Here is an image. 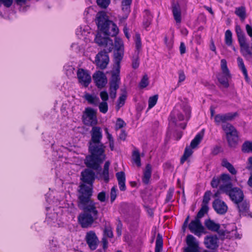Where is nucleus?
<instances>
[{
    "instance_id": "1",
    "label": "nucleus",
    "mask_w": 252,
    "mask_h": 252,
    "mask_svg": "<svg viewBox=\"0 0 252 252\" xmlns=\"http://www.w3.org/2000/svg\"><path fill=\"white\" fill-rule=\"evenodd\" d=\"M80 188L78 207L83 210V212L79 214L78 220L82 227L88 228L98 219V212L96 207L97 203L91 198L92 191L90 187L82 185Z\"/></svg>"
},
{
    "instance_id": "2",
    "label": "nucleus",
    "mask_w": 252,
    "mask_h": 252,
    "mask_svg": "<svg viewBox=\"0 0 252 252\" xmlns=\"http://www.w3.org/2000/svg\"><path fill=\"white\" fill-rule=\"evenodd\" d=\"M91 135V138L89 143V151L91 155L86 157L85 163L88 167L97 170L105 159V147L101 141L102 139L101 128L99 126L93 127Z\"/></svg>"
},
{
    "instance_id": "3",
    "label": "nucleus",
    "mask_w": 252,
    "mask_h": 252,
    "mask_svg": "<svg viewBox=\"0 0 252 252\" xmlns=\"http://www.w3.org/2000/svg\"><path fill=\"white\" fill-rule=\"evenodd\" d=\"M96 24L98 28L105 35L116 36L119 29L115 24L108 19L105 12L101 11L97 13L96 16Z\"/></svg>"
},
{
    "instance_id": "4",
    "label": "nucleus",
    "mask_w": 252,
    "mask_h": 252,
    "mask_svg": "<svg viewBox=\"0 0 252 252\" xmlns=\"http://www.w3.org/2000/svg\"><path fill=\"white\" fill-rule=\"evenodd\" d=\"M220 189L228 195L235 204L240 203L244 199V194L241 189L237 187L233 188L232 184L221 186Z\"/></svg>"
},
{
    "instance_id": "5",
    "label": "nucleus",
    "mask_w": 252,
    "mask_h": 252,
    "mask_svg": "<svg viewBox=\"0 0 252 252\" xmlns=\"http://www.w3.org/2000/svg\"><path fill=\"white\" fill-rule=\"evenodd\" d=\"M220 68L221 72L217 75L218 81L224 88H227L229 86V81L231 79V74L225 59L220 61Z\"/></svg>"
},
{
    "instance_id": "6",
    "label": "nucleus",
    "mask_w": 252,
    "mask_h": 252,
    "mask_svg": "<svg viewBox=\"0 0 252 252\" xmlns=\"http://www.w3.org/2000/svg\"><path fill=\"white\" fill-rule=\"evenodd\" d=\"M222 128L226 133L229 145L230 147L235 146L238 141V132L235 128L229 123L223 124Z\"/></svg>"
},
{
    "instance_id": "7",
    "label": "nucleus",
    "mask_w": 252,
    "mask_h": 252,
    "mask_svg": "<svg viewBox=\"0 0 252 252\" xmlns=\"http://www.w3.org/2000/svg\"><path fill=\"white\" fill-rule=\"evenodd\" d=\"M204 224L206 228L213 232H217L220 236L222 237L223 238H227L229 236L230 233L227 229H220V225L219 223H216L214 220L210 219L206 220L204 222ZM236 231L235 230H232L231 233L232 235L235 234Z\"/></svg>"
},
{
    "instance_id": "8",
    "label": "nucleus",
    "mask_w": 252,
    "mask_h": 252,
    "mask_svg": "<svg viewBox=\"0 0 252 252\" xmlns=\"http://www.w3.org/2000/svg\"><path fill=\"white\" fill-rule=\"evenodd\" d=\"M82 120L86 125H95L97 123L96 111L91 107L86 108L83 112Z\"/></svg>"
},
{
    "instance_id": "9",
    "label": "nucleus",
    "mask_w": 252,
    "mask_h": 252,
    "mask_svg": "<svg viewBox=\"0 0 252 252\" xmlns=\"http://www.w3.org/2000/svg\"><path fill=\"white\" fill-rule=\"evenodd\" d=\"M236 32L238 36V41L244 55H252L249 44L247 43L245 34L238 26L236 27Z\"/></svg>"
},
{
    "instance_id": "10",
    "label": "nucleus",
    "mask_w": 252,
    "mask_h": 252,
    "mask_svg": "<svg viewBox=\"0 0 252 252\" xmlns=\"http://www.w3.org/2000/svg\"><path fill=\"white\" fill-rule=\"evenodd\" d=\"M184 117L181 112L174 109L171 112L169 117V123L170 126H175L180 127L183 129H185L186 126V123H180L179 122L184 120Z\"/></svg>"
},
{
    "instance_id": "11",
    "label": "nucleus",
    "mask_w": 252,
    "mask_h": 252,
    "mask_svg": "<svg viewBox=\"0 0 252 252\" xmlns=\"http://www.w3.org/2000/svg\"><path fill=\"white\" fill-rule=\"evenodd\" d=\"M189 228L191 232L198 237H200L203 233H205V228L200 220L196 218L191 221L189 225Z\"/></svg>"
},
{
    "instance_id": "12",
    "label": "nucleus",
    "mask_w": 252,
    "mask_h": 252,
    "mask_svg": "<svg viewBox=\"0 0 252 252\" xmlns=\"http://www.w3.org/2000/svg\"><path fill=\"white\" fill-rule=\"evenodd\" d=\"M85 239L89 248L91 250H94L97 248L99 241L94 231L90 230L87 232Z\"/></svg>"
},
{
    "instance_id": "13",
    "label": "nucleus",
    "mask_w": 252,
    "mask_h": 252,
    "mask_svg": "<svg viewBox=\"0 0 252 252\" xmlns=\"http://www.w3.org/2000/svg\"><path fill=\"white\" fill-rule=\"evenodd\" d=\"M79 83L85 87H87L91 82L92 78L88 71L79 68L77 72Z\"/></svg>"
},
{
    "instance_id": "14",
    "label": "nucleus",
    "mask_w": 252,
    "mask_h": 252,
    "mask_svg": "<svg viewBox=\"0 0 252 252\" xmlns=\"http://www.w3.org/2000/svg\"><path fill=\"white\" fill-rule=\"evenodd\" d=\"M109 62V57L106 51L99 52L95 57L96 65L101 69H104L107 67Z\"/></svg>"
},
{
    "instance_id": "15",
    "label": "nucleus",
    "mask_w": 252,
    "mask_h": 252,
    "mask_svg": "<svg viewBox=\"0 0 252 252\" xmlns=\"http://www.w3.org/2000/svg\"><path fill=\"white\" fill-rule=\"evenodd\" d=\"M93 78L95 85L99 89H102L107 83V79L105 74L102 71H96L93 75Z\"/></svg>"
},
{
    "instance_id": "16",
    "label": "nucleus",
    "mask_w": 252,
    "mask_h": 252,
    "mask_svg": "<svg viewBox=\"0 0 252 252\" xmlns=\"http://www.w3.org/2000/svg\"><path fill=\"white\" fill-rule=\"evenodd\" d=\"M186 242L188 246L185 249L184 252H199L198 242L193 236L188 235L187 236Z\"/></svg>"
},
{
    "instance_id": "17",
    "label": "nucleus",
    "mask_w": 252,
    "mask_h": 252,
    "mask_svg": "<svg viewBox=\"0 0 252 252\" xmlns=\"http://www.w3.org/2000/svg\"><path fill=\"white\" fill-rule=\"evenodd\" d=\"M81 179L84 183L88 184L89 185L87 186L84 184H82V185H84L86 187H90L92 189V184L94 180V173L92 170L87 169L82 171Z\"/></svg>"
},
{
    "instance_id": "18",
    "label": "nucleus",
    "mask_w": 252,
    "mask_h": 252,
    "mask_svg": "<svg viewBox=\"0 0 252 252\" xmlns=\"http://www.w3.org/2000/svg\"><path fill=\"white\" fill-rule=\"evenodd\" d=\"M206 247L211 250H215L219 247V239L216 235L206 236L204 238Z\"/></svg>"
},
{
    "instance_id": "19",
    "label": "nucleus",
    "mask_w": 252,
    "mask_h": 252,
    "mask_svg": "<svg viewBox=\"0 0 252 252\" xmlns=\"http://www.w3.org/2000/svg\"><path fill=\"white\" fill-rule=\"evenodd\" d=\"M237 116L236 113H228L225 114H217L214 117L215 123L217 125L221 123L226 124L227 121H232Z\"/></svg>"
},
{
    "instance_id": "20",
    "label": "nucleus",
    "mask_w": 252,
    "mask_h": 252,
    "mask_svg": "<svg viewBox=\"0 0 252 252\" xmlns=\"http://www.w3.org/2000/svg\"><path fill=\"white\" fill-rule=\"evenodd\" d=\"M213 207L216 212L220 215L225 214L228 209L225 203L219 199H215L214 201Z\"/></svg>"
},
{
    "instance_id": "21",
    "label": "nucleus",
    "mask_w": 252,
    "mask_h": 252,
    "mask_svg": "<svg viewBox=\"0 0 252 252\" xmlns=\"http://www.w3.org/2000/svg\"><path fill=\"white\" fill-rule=\"evenodd\" d=\"M120 83V71H113L112 74V78L110 82V88L111 89H118Z\"/></svg>"
},
{
    "instance_id": "22",
    "label": "nucleus",
    "mask_w": 252,
    "mask_h": 252,
    "mask_svg": "<svg viewBox=\"0 0 252 252\" xmlns=\"http://www.w3.org/2000/svg\"><path fill=\"white\" fill-rule=\"evenodd\" d=\"M172 11L176 23H180L181 22V11L180 5L173 3L172 5Z\"/></svg>"
},
{
    "instance_id": "23",
    "label": "nucleus",
    "mask_w": 252,
    "mask_h": 252,
    "mask_svg": "<svg viewBox=\"0 0 252 252\" xmlns=\"http://www.w3.org/2000/svg\"><path fill=\"white\" fill-rule=\"evenodd\" d=\"M123 50H116L114 53V63L116 66V68L114 71L118 70L120 71V62L123 57Z\"/></svg>"
},
{
    "instance_id": "24",
    "label": "nucleus",
    "mask_w": 252,
    "mask_h": 252,
    "mask_svg": "<svg viewBox=\"0 0 252 252\" xmlns=\"http://www.w3.org/2000/svg\"><path fill=\"white\" fill-rule=\"evenodd\" d=\"M116 177L118 181L120 189L121 191H124L126 189V177L124 172H119L116 173Z\"/></svg>"
},
{
    "instance_id": "25",
    "label": "nucleus",
    "mask_w": 252,
    "mask_h": 252,
    "mask_svg": "<svg viewBox=\"0 0 252 252\" xmlns=\"http://www.w3.org/2000/svg\"><path fill=\"white\" fill-rule=\"evenodd\" d=\"M84 98L87 101L88 103L94 106H97L100 101L99 98L96 95L89 93H85Z\"/></svg>"
},
{
    "instance_id": "26",
    "label": "nucleus",
    "mask_w": 252,
    "mask_h": 252,
    "mask_svg": "<svg viewBox=\"0 0 252 252\" xmlns=\"http://www.w3.org/2000/svg\"><path fill=\"white\" fill-rule=\"evenodd\" d=\"M152 167L150 164H147L144 171L142 181L145 184L149 183L150 179L151 177Z\"/></svg>"
},
{
    "instance_id": "27",
    "label": "nucleus",
    "mask_w": 252,
    "mask_h": 252,
    "mask_svg": "<svg viewBox=\"0 0 252 252\" xmlns=\"http://www.w3.org/2000/svg\"><path fill=\"white\" fill-rule=\"evenodd\" d=\"M144 19L143 24L145 29L148 28L151 24L153 16L148 10H145L144 11Z\"/></svg>"
},
{
    "instance_id": "28",
    "label": "nucleus",
    "mask_w": 252,
    "mask_h": 252,
    "mask_svg": "<svg viewBox=\"0 0 252 252\" xmlns=\"http://www.w3.org/2000/svg\"><path fill=\"white\" fill-rule=\"evenodd\" d=\"M237 60L238 66L239 68H240V69H241V71H242V72L245 76L246 81L247 82H249L250 79H249V78L248 76L247 70L245 67V65L244 64L243 59L240 57H238L237 58Z\"/></svg>"
},
{
    "instance_id": "29",
    "label": "nucleus",
    "mask_w": 252,
    "mask_h": 252,
    "mask_svg": "<svg viewBox=\"0 0 252 252\" xmlns=\"http://www.w3.org/2000/svg\"><path fill=\"white\" fill-rule=\"evenodd\" d=\"M110 162L109 161H106L104 165L102 172L100 174L101 177L104 180L105 182L109 181V167Z\"/></svg>"
},
{
    "instance_id": "30",
    "label": "nucleus",
    "mask_w": 252,
    "mask_h": 252,
    "mask_svg": "<svg viewBox=\"0 0 252 252\" xmlns=\"http://www.w3.org/2000/svg\"><path fill=\"white\" fill-rule=\"evenodd\" d=\"M221 165L223 167L227 168V169L231 174L233 175H236L237 174V170L235 169L234 166L227 161L226 159L224 158L222 160Z\"/></svg>"
},
{
    "instance_id": "31",
    "label": "nucleus",
    "mask_w": 252,
    "mask_h": 252,
    "mask_svg": "<svg viewBox=\"0 0 252 252\" xmlns=\"http://www.w3.org/2000/svg\"><path fill=\"white\" fill-rule=\"evenodd\" d=\"M102 46L105 47V49H104V51L107 52H111L114 47L113 40L109 37H106L105 42H104V44Z\"/></svg>"
},
{
    "instance_id": "32",
    "label": "nucleus",
    "mask_w": 252,
    "mask_h": 252,
    "mask_svg": "<svg viewBox=\"0 0 252 252\" xmlns=\"http://www.w3.org/2000/svg\"><path fill=\"white\" fill-rule=\"evenodd\" d=\"M203 136V133H198L190 143V146L191 148H195L202 139Z\"/></svg>"
},
{
    "instance_id": "33",
    "label": "nucleus",
    "mask_w": 252,
    "mask_h": 252,
    "mask_svg": "<svg viewBox=\"0 0 252 252\" xmlns=\"http://www.w3.org/2000/svg\"><path fill=\"white\" fill-rule=\"evenodd\" d=\"M235 204L237 205L239 211L241 213L246 212L249 208V204L246 201H244L243 200L240 203H235Z\"/></svg>"
},
{
    "instance_id": "34",
    "label": "nucleus",
    "mask_w": 252,
    "mask_h": 252,
    "mask_svg": "<svg viewBox=\"0 0 252 252\" xmlns=\"http://www.w3.org/2000/svg\"><path fill=\"white\" fill-rule=\"evenodd\" d=\"M192 150L191 148L187 147L185 149L183 156L181 158V163L183 164L184 162L192 155Z\"/></svg>"
},
{
    "instance_id": "35",
    "label": "nucleus",
    "mask_w": 252,
    "mask_h": 252,
    "mask_svg": "<svg viewBox=\"0 0 252 252\" xmlns=\"http://www.w3.org/2000/svg\"><path fill=\"white\" fill-rule=\"evenodd\" d=\"M162 246L163 241L162 237L158 234L156 242L155 252H160L162 248Z\"/></svg>"
},
{
    "instance_id": "36",
    "label": "nucleus",
    "mask_w": 252,
    "mask_h": 252,
    "mask_svg": "<svg viewBox=\"0 0 252 252\" xmlns=\"http://www.w3.org/2000/svg\"><path fill=\"white\" fill-rule=\"evenodd\" d=\"M232 34L231 32L228 30L225 32V43L227 46H231L232 43Z\"/></svg>"
},
{
    "instance_id": "37",
    "label": "nucleus",
    "mask_w": 252,
    "mask_h": 252,
    "mask_svg": "<svg viewBox=\"0 0 252 252\" xmlns=\"http://www.w3.org/2000/svg\"><path fill=\"white\" fill-rule=\"evenodd\" d=\"M242 150L245 153H252V142H244L242 145Z\"/></svg>"
},
{
    "instance_id": "38",
    "label": "nucleus",
    "mask_w": 252,
    "mask_h": 252,
    "mask_svg": "<svg viewBox=\"0 0 252 252\" xmlns=\"http://www.w3.org/2000/svg\"><path fill=\"white\" fill-rule=\"evenodd\" d=\"M208 211V205H202L201 208L199 211L198 212L197 214V216L195 218L200 220L201 218H202L204 215L207 213Z\"/></svg>"
},
{
    "instance_id": "39",
    "label": "nucleus",
    "mask_w": 252,
    "mask_h": 252,
    "mask_svg": "<svg viewBox=\"0 0 252 252\" xmlns=\"http://www.w3.org/2000/svg\"><path fill=\"white\" fill-rule=\"evenodd\" d=\"M134 41L135 44V48L136 49V51L135 52H139L141 48V41L140 35L138 33H136L134 37Z\"/></svg>"
},
{
    "instance_id": "40",
    "label": "nucleus",
    "mask_w": 252,
    "mask_h": 252,
    "mask_svg": "<svg viewBox=\"0 0 252 252\" xmlns=\"http://www.w3.org/2000/svg\"><path fill=\"white\" fill-rule=\"evenodd\" d=\"M158 99V95H155L149 97L148 100V109L153 108L156 104Z\"/></svg>"
},
{
    "instance_id": "41",
    "label": "nucleus",
    "mask_w": 252,
    "mask_h": 252,
    "mask_svg": "<svg viewBox=\"0 0 252 252\" xmlns=\"http://www.w3.org/2000/svg\"><path fill=\"white\" fill-rule=\"evenodd\" d=\"M97 106H98L99 111L102 113L105 114L108 111V106L107 102H99Z\"/></svg>"
},
{
    "instance_id": "42",
    "label": "nucleus",
    "mask_w": 252,
    "mask_h": 252,
    "mask_svg": "<svg viewBox=\"0 0 252 252\" xmlns=\"http://www.w3.org/2000/svg\"><path fill=\"white\" fill-rule=\"evenodd\" d=\"M235 12L241 19H244L246 18V11L244 7L236 8Z\"/></svg>"
},
{
    "instance_id": "43",
    "label": "nucleus",
    "mask_w": 252,
    "mask_h": 252,
    "mask_svg": "<svg viewBox=\"0 0 252 252\" xmlns=\"http://www.w3.org/2000/svg\"><path fill=\"white\" fill-rule=\"evenodd\" d=\"M132 160L138 167L141 166L140 155L138 151L133 152L132 155Z\"/></svg>"
},
{
    "instance_id": "44",
    "label": "nucleus",
    "mask_w": 252,
    "mask_h": 252,
    "mask_svg": "<svg viewBox=\"0 0 252 252\" xmlns=\"http://www.w3.org/2000/svg\"><path fill=\"white\" fill-rule=\"evenodd\" d=\"M149 84V78L148 75L145 74L144 75L141 81L139 83V86L140 88H144L146 87Z\"/></svg>"
},
{
    "instance_id": "45",
    "label": "nucleus",
    "mask_w": 252,
    "mask_h": 252,
    "mask_svg": "<svg viewBox=\"0 0 252 252\" xmlns=\"http://www.w3.org/2000/svg\"><path fill=\"white\" fill-rule=\"evenodd\" d=\"M138 52H135V55L132 58V67L134 69L137 68L139 65V57H138Z\"/></svg>"
},
{
    "instance_id": "46",
    "label": "nucleus",
    "mask_w": 252,
    "mask_h": 252,
    "mask_svg": "<svg viewBox=\"0 0 252 252\" xmlns=\"http://www.w3.org/2000/svg\"><path fill=\"white\" fill-rule=\"evenodd\" d=\"M115 47L116 50H124L123 42L121 39L115 37Z\"/></svg>"
},
{
    "instance_id": "47",
    "label": "nucleus",
    "mask_w": 252,
    "mask_h": 252,
    "mask_svg": "<svg viewBox=\"0 0 252 252\" xmlns=\"http://www.w3.org/2000/svg\"><path fill=\"white\" fill-rule=\"evenodd\" d=\"M211 195V192L210 191H207L205 192L204 196L202 201L203 205H208V203H209L210 200V197Z\"/></svg>"
},
{
    "instance_id": "48",
    "label": "nucleus",
    "mask_w": 252,
    "mask_h": 252,
    "mask_svg": "<svg viewBox=\"0 0 252 252\" xmlns=\"http://www.w3.org/2000/svg\"><path fill=\"white\" fill-rule=\"evenodd\" d=\"M96 2L100 7L106 8L109 5L110 0H96Z\"/></svg>"
},
{
    "instance_id": "49",
    "label": "nucleus",
    "mask_w": 252,
    "mask_h": 252,
    "mask_svg": "<svg viewBox=\"0 0 252 252\" xmlns=\"http://www.w3.org/2000/svg\"><path fill=\"white\" fill-rule=\"evenodd\" d=\"M106 37H102L99 33L96 35L95 42L99 46H102L104 44Z\"/></svg>"
},
{
    "instance_id": "50",
    "label": "nucleus",
    "mask_w": 252,
    "mask_h": 252,
    "mask_svg": "<svg viewBox=\"0 0 252 252\" xmlns=\"http://www.w3.org/2000/svg\"><path fill=\"white\" fill-rule=\"evenodd\" d=\"M220 180H221L224 184H226L225 185H227L229 184H231L230 183L231 178L228 174H222L220 177Z\"/></svg>"
},
{
    "instance_id": "51",
    "label": "nucleus",
    "mask_w": 252,
    "mask_h": 252,
    "mask_svg": "<svg viewBox=\"0 0 252 252\" xmlns=\"http://www.w3.org/2000/svg\"><path fill=\"white\" fill-rule=\"evenodd\" d=\"M126 98V95L125 94H122L119 98L118 100V106L119 108L123 106L125 102V100Z\"/></svg>"
},
{
    "instance_id": "52",
    "label": "nucleus",
    "mask_w": 252,
    "mask_h": 252,
    "mask_svg": "<svg viewBox=\"0 0 252 252\" xmlns=\"http://www.w3.org/2000/svg\"><path fill=\"white\" fill-rule=\"evenodd\" d=\"M117 197V188L116 186L112 188L110 192V199L111 201L113 202Z\"/></svg>"
},
{
    "instance_id": "53",
    "label": "nucleus",
    "mask_w": 252,
    "mask_h": 252,
    "mask_svg": "<svg viewBox=\"0 0 252 252\" xmlns=\"http://www.w3.org/2000/svg\"><path fill=\"white\" fill-rule=\"evenodd\" d=\"M132 0H124L122 1L123 10H128Z\"/></svg>"
},
{
    "instance_id": "54",
    "label": "nucleus",
    "mask_w": 252,
    "mask_h": 252,
    "mask_svg": "<svg viewBox=\"0 0 252 252\" xmlns=\"http://www.w3.org/2000/svg\"><path fill=\"white\" fill-rule=\"evenodd\" d=\"M126 124L123 120L120 118L118 119L116 124V129L117 130L122 128Z\"/></svg>"
},
{
    "instance_id": "55",
    "label": "nucleus",
    "mask_w": 252,
    "mask_h": 252,
    "mask_svg": "<svg viewBox=\"0 0 252 252\" xmlns=\"http://www.w3.org/2000/svg\"><path fill=\"white\" fill-rule=\"evenodd\" d=\"M220 179L218 178H213L211 183V186L213 188H217L220 184Z\"/></svg>"
},
{
    "instance_id": "56",
    "label": "nucleus",
    "mask_w": 252,
    "mask_h": 252,
    "mask_svg": "<svg viewBox=\"0 0 252 252\" xmlns=\"http://www.w3.org/2000/svg\"><path fill=\"white\" fill-rule=\"evenodd\" d=\"M100 97L102 101H106L108 99V94L106 91H102L100 93Z\"/></svg>"
},
{
    "instance_id": "57",
    "label": "nucleus",
    "mask_w": 252,
    "mask_h": 252,
    "mask_svg": "<svg viewBox=\"0 0 252 252\" xmlns=\"http://www.w3.org/2000/svg\"><path fill=\"white\" fill-rule=\"evenodd\" d=\"M179 74V81L178 83H181L185 81L186 79V76L183 70H180L178 71Z\"/></svg>"
},
{
    "instance_id": "58",
    "label": "nucleus",
    "mask_w": 252,
    "mask_h": 252,
    "mask_svg": "<svg viewBox=\"0 0 252 252\" xmlns=\"http://www.w3.org/2000/svg\"><path fill=\"white\" fill-rule=\"evenodd\" d=\"M184 113L185 114V117L187 119H189L190 117V109L188 106H186L183 109Z\"/></svg>"
},
{
    "instance_id": "59",
    "label": "nucleus",
    "mask_w": 252,
    "mask_h": 252,
    "mask_svg": "<svg viewBox=\"0 0 252 252\" xmlns=\"http://www.w3.org/2000/svg\"><path fill=\"white\" fill-rule=\"evenodd\" d=\"M106 194L104 191L99 192L97 195V199L101 202H104L105 201Z\"/></svg>"
},
{
    "instance_id": "60",
    "label": "nucleus",
    "mask_w": 252,
    "mask_h": 252,
    "mask_svg": "<svg viewBox=\"0 0 252 252\" xmlns=\"http://www.w3.org/2000/svg\"><path fill=\"white\" fill-rule=\"evenodd\" d=\"M13 0H0V3H2L5 7H9L12 4Z\"/></svg>"
},
{
    "instance_id": "61",
    "label": "nucleus",
    "mask_w": 252,
    "mask_h": 252,
    "mask_svg": "<svg viewBox=\"0 0 252 252\" xmlns=\"http://www.w3.org/2000/svg\"><path fill=\"white\" fill-rule=\"evenodd\" d=\"M104 234L108 237L112 238L113 236L112 230L109 228H106L104 230Z\"/></svg>"
},
{
    "instance_id": "62",
    "label": "nucleus",
    "mask_w": 252,
    "mask_h": 252,
    "mask_svg": "<svg viewBox=\"0 0 252 252\" xmlns=\"http://www.w3.org/2000/svg\"><path fill=\"white\" fill-rule=\"evenodd\" d=\"M117 90L109 89V95L111 98L114 99L116 97Z\"/></svg>"
},
{
    "instance_id": "63",
    "label": "nucleus",
    "mask_w": 252,
    "mask_h": 252,
    "mask_svg": "<svg viewBox=\"0 0 252 252\" xmlns=\"http://www.w3.org/2000/svg\"><path fill=\"white\" fill-rule=\"evenodd\" d=\"M246 29L248 34L252 38V27L249 25L246 26Z\"/></svg>"
},
{
    "instance_id": "64",
    "label": "nucleus",
    "mask_w": 252,
    "mask_h": 252,
    "mask_svg": "<svg viewBox=\"0 0 252 252\" xmlns=\"http://www.w3.org/2000/svg\"><path fill=\"white\" fill-rule=\"evenodd\" d=\"M186 49V46H185V44L183 42H181L180 43V52L181 54L182 55V54H184V53H185Z\"/></svg>"
}]
</instances>
